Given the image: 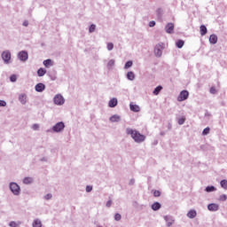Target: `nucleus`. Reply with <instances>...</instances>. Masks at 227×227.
<instances>
[{"label":"nucleus","mask_w":227,"mask_h":227,"mask_svg":"<svg viewBox=\"0 0 227 227\" xmlns=\"http://www.w3.org/2000/svg\"><path fill=\"white\" fill-rule=\"evenodd\" d=\"M184 44H185V42H184V40H178L176 43L177 49H182V47H184Z\"/></svg>","instance_id":"nucleus-29"},{"label":"nucleus","mask_w":227,"mask_h":227,"mask_svg":"<svg viewBox=\"0 0 227 227\" xmlns=\"http://www.w3.org/2000/svg\"><path fill=\"white\" fill-rule=\"evenodd\" d=\"M136 184V179L132 178L129 180V185H134Z\"/></svg>","instance_id":"nucleus-48"},{"label":"nucleus","mask_w":227,"mask_h":227,"mask_svg":"<svg viewBox=\"0 0 227 227\" xmlns=\"http://www.w3.org/2000/svg\"><path fill=\"white\" fill-rule=\"evenodd\" d=\"M65 130V122L59 121L55 123L47 132H53L54 134H61Z\"/></svg>","instance_id":"nucleus-2"},{"label":"nucleus","mask_w":227,"mask_h":227,"mask_svg":"<svg viewBox=\"0 0 227 227\" xmlns=\"http://www.w3.org/2000/svg\"><path fill=\"white\" fill-rule=\"evenodd\" d=\"M43 65L46 67V68H51V67L54 66V62L52 61V59H48L46 60H43Z\"/></svg>","instance_id":"nucleus-16"},{"label":"nucleus","mask_w":227,"mask_h":227,"mask_svg":"<svg viewBox=\"0 0 227 227\" xmlns=\"http://www.w3.org/2000/svg\"><path fill=\"white\" fill-rule=\"evenodd\" d=\"M207 210H209V212H217V210H219V204H215V203L208 204Z\"/></svg>","instance_id":"nucleus-14"},{"label":"nucleus","mask_w":227,"mask_h":227,"mask_svg":"<svg viewBox=\"0 0 227 227\" xmlns=\"http://www.w3.org/2000/svg\"><path fill=\"white\" fill-rule=\"evenodd\" d=\"M116 63V60L114 59H110L106 65V68L107 70H113V68L114 67V65Z\"/></svg>","instance_id":"nucleus-21"},{"label":"nucleus","mask_w":227,"mask_h":227,"mask_svg":"<svg viewBox=\"0 0 227 227\" xmlns=\"http://www.w3.org/2000/svg\"><path fill=\"white\" fill-rule=\"evenodd\" d=\"M32 129H33V130H38V129H40V125L33 124Z\"/></svg>","instance_id":"nucleus-45"},{"label":"nucleus","mask_w":227,"mask_h":227,"mask_svg":"<svg viewBox=\"0 0 227 227\" xmlns=\"http://www.w3.org/2000/svg\"><path fill=\"white\" fill-rule=\"evenodd\" d=\"M162 51H164V43H159L154 47V56L160 58L162 56Z\"/></svg>","instance_id":"nucleus-5"},{"label":"nucleus","mask_w":227,"mask_h":227,"mask_svg":"<svg viewBox=\"0 0 227 227\" xmlns=\"http://www.w3.org/2000/svg\"><path fill=\"white\" fill-rule=\"evenodd\" d=\"M153 196H154L155 198H159V196H160V192L155 190V191L153 192Z\"/></svg>","instance_id":"nucleus-42"},{"label":"nucleus","mask_w":227,"mask_h":227,"mask_svg":"<svg viewBox=\"0 0 227 227\" xmlns=\"http://www.w3.org/2000/svg\"><path fill=\"white\" fill-rule=\"evenodd\" d=\"M178 125H184L185 123V117H181L178 119Z\"/></svg>","instance_id":"nucleus-38"},{"label":"nucleus","mask_w":227,"mask_h":227,"mask_svg":"<svg viewBox=\"0 0 227 227\" xmlns=\"http://www.w3.org/2000/svg\"><path fill=\"white\" fill-rule=\"evenodd\" d=\"M91 191H93V186L87 185L86 186V192H91Z\"/></svg>","instance_id":"nucleus-43"},{"label":"nucleus","mask_w":227,"mask_h":227,"mask_svg":"<svg viewBox=\"0 0 227 227\" xmlns=\"http://www.w3.org/2000/svg\"><path fill=\"white\" fill-rule=\"evenodd\" d=\"M35 182V179L33 177H24L23 178V184L25 185H31Z\"/></svg>","instance_id":"nucleus-20"},{"label":"nucleus","mask_w":227,"mask_h":227,"mask_svg":"<svg viewBox=\"0 0 227 227\" xmlns=\"http://www.w3.org/2000/svg\"><path fill=\"white\" fill-rule=\"evenodd\" d=\"M163 13H164V11L162 10V8H158L156 10V14L158 15V17H162Z\"/></svg>","instance_id":"nucleus-34"},{"label":"nucleus","mask_w":227,"mask_h":227,"mask_svg":"<svg viewBox=\"0 0 227 227\" xmlns=\"http://www.w3.org/2000/svg\"><path fill=\"white\" fill-rule=\"evenodd\" d=\"M209 93H211V95H216L217 94V89H215V87H211L209 90Z\"/></svg>","instance_id":"nucleus-37"},{"label":"nucleus","mask_w":227,"mask_h":227,"mask_svg":"<svg viewBox=\"0 0 227 227\" xmlns=\"http://www.w3.org/2000/svg\"><path fill=\"white\" fill-rule=\"evenodd\" d=\"M11 82H17V75L12 74L10 76Z\"/></svg>","instance_id":"nucleus-40"},{"label":"nucleus","mask_w":227,"mask_h":227,"mask_svg":"<svg viewBox=\"0 0 227 227\" xmlns=\"http://www.w3.org/2000/svg\"><path fill=\"white\" fill-rule=\"evenodd\" d=\"M215 191H217V188H215V186H214V185L207 186L205 188L206 192H215Z\"/></svg>","instance_id":"nucleus-27"},{"label":"nucleus","mask_w":227,"mask_h":227,"mask_svg":"<svg viewBox=\"0 0 227 227\" xmlns=\"http://www.w3.org/2000/svg\"><path fill=\"white\" fill-rule=\"evenodd\" d=\"M9 189L13 196H20V192L22 190L20 189V185H19V184L15 182H11L9 184Z\"/></svg>","instance_id":"nucleus-4"},{"label":"nucleus","mask_w":227,"mask_h":227,"mask_svg":"<svg viewBox=\"0 0 227 227\" xmlns=\"http://www.w3.org/2000/svg\"><path fill=\"white\" fill-rule=\"evenodd\" d=\"M42 160H47L45 158H43Z\"/></svg>","instance_id":"nucleus-50"},{"label":"nucleus","mask_w":227,"mask_h":227,"mask_svg":"<svg viewBox=\"0 0 227 227\" xmlns=\"http://www.w3.org/2000/svg\"><path fill=\"white\" fill-rule=\"evenodd\" d=\"M149 27H155V21L152 20L149 22Z\"/></svg>","instance_id":"nucleus-47"},{"label":"nucleus","mask_w":227,"mask_h":227,"mask_svg":"<svg viewBox=\"0 0 227 227\" xmlns=\"http://www.w3.org/2000/svg\"><path fill=\"white\" fill-rule=\"evenodd\" d=\"M162 206L159 203V202H154L151 208L152 210H153L154 212H157V210H160V207Z\"/></svg>","instance_id":"nucleus-24"},{"label":"nucleus","mask_w":227,"mask_h":227,"mask_svg":"<svg viewBox=\"0 0 227 227\" xmlns=\"http://www.w3.org/2000/svg\"><path fill=\"white\" fill-rule=\"evenodd\" d=\"M160 91H162V86L159 85L153 90V95H159Z\"/></svg>","instance_id":"nucleus-28"},{"label":"nucleus","mask_w":227,"mask_h":227,"mask_svg":"<svg viewBox=\"0 0 227 227\" xmlns=\"http://www.w3.org/2000/svg\"><path fill=\"white\" fill-rule=\"evenodd\" d=\"M18 99L20 104H21V106H26L27 104V94L26 93L19 94Z\"/></svg>","instance_id":"nucleus-9"},{"label":"nucleus","mask_w":227,"mask_h":227,"mask_svg":"<svg viewBox=\"0 0 227 227\" xmlns=\"http://www.w3.org/2000/svg\"><path fill=\"white\" fill-rule=\"evenodd\" d=\"M47 74V70L43 67H40L37 70V75L38 77H43V75H45Z\"/></svg>","instance_id":"nucleus-22"},{"label":"nucleus","mask_w":227,"mask_h":227,"mask_svg":"<svg viewBox=\"0 0 227 227\" xmlns=\"http://www.w3.org/2000/svg\"><path fill=\"white\" fill-rule=\"evenodd\" d=\"M227 200V195L226 194H222L220 197H219V200L220 201H226Z\"/></svg>","instance_id":"nucleus-41"},{"label":"nucleus","mask_w":227,"mask_h":227,"mask_svg":"<svg viewBox=\"0 0 227 227\" xmlns=\"http://www.w3.org/2000/svg\"><path fill=\"white\" fill-rule=\"evenodd\" d=\"M109 121H111V123H119V121H121V116L114 114L109 118Z\"/></svg>","instance_id":"nucleus-13"},{"label":"nucleus","mask_w":227,"mask_h":227,"mask_svg":"<svg viewBox=\"0 0 227 227\" xmlns=\"http://www.w3.org/2000/svg\"><path fill=\"white\" fill-rule=\"evenodd\" d=\"M217 35L215 34H212L209 36V43H211V45H215V43H217Z\"/></svg>","instance_id":"nucleus-17"},{"label":"nucleus","mask_w":227,"mask_h":227,"mask_svg":"<svg viewBox=\"0 0 227 227\" xmlns=\"http://www.w3.org/2000/svg\"><path fill=\"white\" fill-rule=\"evenodd\" d=\"M186 215L189 219H194V217L198 215V213L196 212L195 209H191Z\"/></svg>","instance_id":"nucleus-19"},{"label":"nucleus","mask_w":227,"mask_h":227,"mask_svg":"<svg viewBox=\"0 0 227 227\" xmlns=\"http://www.w3.org/2000/svg\"><path fill=\"white\" fill-rule=\"evenodd\" d=\"M28 59H29V55L27 54V51H21L18 53V59H20V61L26 62L27 61Z\"/></svg>","instance_id":"nucleus-8"},{"label":"nucleus","mask_w":227,"mask_h":227,"mask_svg":"<svg viewBox=\"0 0 227 227\" xmlns=\"http://www.w3.org/2000/svg\"><path fill=\"white\" fill-rule=\"evenodd\" d=\"M114 221H121V215L120 213L114 215Z\"/></svg>","instance_id":"nucleus-39"},{"label":"nucleus","mask_w":227,"mask_h":227,"mask_svg":"<svg viewBox=\"0 0 227 227\" xmlns=\"http://www.w3.org/2000/svg\"><path fill=\"white\" fill-rule=\"evenodd\" d=\"M96 29H97V25L91 24V25L89 27V33H95Z\"/></svg>","instance_id":"nucleus-31"},{"label":"nucleus","mask_w":227,"mask_h":227,"mask_svg":"<svg viewBox=\"0 0 227 227\" xmlns=\"http://www.w3.org/2000/svg\"><path fill=\"white\" fill-rule=\"evenodd\" d=\"M126 77L128 81H134V79H136V74H134V72L129 71L127 73Z\"/></svg>","instance_id":"nucleus-23"},{"label":"nucleus","mask_w":227,"mask_h":227,"mask_svg":"<svg viewBox=\"0 0 227 227\" xmlns=\"http://www.w3.org/2000/svg\"><path fill=\"white\" fill-rule=\"evenodd\" d=\"M187 98H189V91L183 90L180 92L177 100L178 102H184V100H187Z\"/></svg>","instance_id":"nucleus-10"},{"label":"nucleus","mask_w":227,"mask_h":227,"mask_svg":"<svg viewBox=\"0 0 227 227\" xmlns=\"http://www.w3.org/2000/svg\"><path fill=\"white\" fill-rule=\"evenodd\" d=\"M220 185L223 189H225L227 191V180L223 179L220 182Z\"/></svg>","instance_id":"nucleus-32"},{"label":"nucleus","mask_w":227,"mask_h":227,"mask_svg":"<svg viewBox=\"0 0 227 227\" xmlns=\"http://www.w3.org/2000/svg\"><path fill=\"white\" fill-rule=\"evenodd\" d=\"M163 218L167 227H171L175 224V217L173 215H164Z\"/></svg>","instance_id":"nucleus-7"},{"label":"nucleus","mask_w":227,"mask_h":227,"mask_svg":"<svg viewBox=\"0 0 227 227\" xmlns=\"http://www.w3.org/2000/svg\"><path fill=\"white\" fill-rule=\"evenodd\" d=\"M200 35L201 36H205L207 33H208V29H207V27L205 25H201L200 27Z\"/></svg>","instance_id":"nucleus-25"},{"label":"nucleus","mask_w":227,"mask_h":227,"mask_svg":"<svg viewBox=\"0 0 227 227\" xmlns=\"http://www.w3.org/2000/svg\"><path fill=\"white\" fill-rule=\"evenodd\" d=\"M118 106V98H113L112 99L109 100L108 102V106L110 107H116Z\"/></svg>","instance_id":"nucleus-18"},{"label":"nucleus","mask_w":227,"mask_h":227,"mask_svg":"<svg viewBox=\"0 0 227 227\" xmlns=\"http://www.w3.org/2000/svg\"><path fill=\"white\" fill-rule=\"evenodd\" d=\"M126 134L128 136H130L133 141H135V143H137L138 145H141V143H145V141H146V136L141 134L137 129L127 128Z\"/></svg>","instance_id":"nucleus-1"},{"label":"nucleus","mask_w":227,"mask_h":227,"mask_svg":"<svg viewBox=\"0 0 227 227\" xmlns=\"http://www.w3.org/2000/svg\"><path fill=\"white\" fill-rule=\"evenodd\" d=\"M43 200L46 201H50V200H52V193H48L43 197Z\"/></svg>","instance_id":"nucleus-33"},{"label":"nucleus","mask_w":227,"mask_h":227,"mask_svg":"<svg viewBox=\"0 0 227 227\" xmlns=\"http://www.w3.org/2000/svg\"><path fill=\"white\" fill-rule=\"evenodd\" d=\"M208 134H210V128L207 127L203 129L202 136H208Z\"/></svg>","instance_id":"nucleus-35"},{"label":"nucleus","mask_w":227,"mask_h":227,"mask_svg":"<svg viewBox=\"0 0 227 227\" xmlns=\"http://www.w3.org/2000/svg\"><path fill=\"white\" fill-rule=\"evenodd\" d=\"M22 26H24L25 27H27L29 26V21L25 20L22 24Z\"/></svg>","instance_id":"nucleus-49"},{"label":"nucleus","mask_w":227,"mask_h":227,"mask_svg":"<svg viewBox=\"0 0 227 227\" xmlns=\"http://www.w3.org/2000/svg\"><path fill=\"white\" fill-rule=\"evenodd\" d=\"M106 49L107 51H113V49H114V44L113 43H108L106 44Z\"/></svg>","instance_id":"nucleus-36"},{"label":"nucleus","mask_w":227,"mask_h":227,"mask_svg":"<svg viewBox=\"0 0 227 227\" xmlns=\"http://www.w3.org/2000/svg\"><path fill=\"white\" fill-rule=\"evenodd\" d=\"M35 90L37 93H43V91H45V84L39 82L35 86Z\"/></svg>","instance_id":"nucleus-12"},{"label":"nucleus","mask_w":227,"mask_h":227,"mask_svg":"<svg viewBox=\"0 0 227 227\" xmlns=\"http://www.w3.org/2000/svg\"><path fill=\"white\" fill-rule=\"evenodd\" d=\"M2 61L4 65H12V51L10 50H4L1 53Z\"/></svg>","instance_id":"nucleus-3"},{"label":"nucleus","mask_w":227,"mask_h":227,"mask_svg":"<svg viewBox=\"0 0 227 227\" xmlns=\"http://www.w3.org/2000/svg\"><path fill=\"white\" fill-rule=\"evenodd\" d=\"M129 109L133 113H139L141 111V107H139L137 105H134V103L129 104Z\"/></svg>","instance_id":"nucleus-15"},{"label":"nucleus","mask_w":227,"mask_h":227,"mask_svg":"<svg viewBox=\"0 0 227 227\" xmlns=\"http://www.w3.org/2000/svg\"><path fill=\"white\" fill-rule=\"evenodd\" d=\"M133 65L132 60L127 61L124 65V69L125 70H129V68H130Z\"/></svg>","instance_id":"nucleus-30"},{"label":"nucleus","mask_w":227,"mask_h":227,"mask_svg":"<svg viewBox=\"0 0 227 227\" xmlns=\"http://www.w3.org/2000/svg\"><path fill=\"white\" fill-rule=\"evenodd\" d=\"M113 205V200H108L106 204V206L107 207V208H111V206Z\"/></svg>","instance_id":"nucleus-46"},{"label":"nucleus","mask_w":227,"mask_h":227,"mask_svg":"<svg viewBox=\"0 0 227 227\" xmlns=\"http://www.w3.org/2000/svg\"><path fill=\"white\" fill-rule=\"evenodd\" d=\"M53 104L55 106H64L65 105V98L61 94H57L53 98Z\"/></svg>","instance_id":"nucleus-6"},{"label":"nucleus","mask_w":227,"mask_h":227,"mask_svg":"<svg viewBox=\"0 0 227 227\" xmlns=\"http://www.w3.org/2000/svg\"><path fill=\"white\" fill-rule=\"evenodd\" d=\"M32 227H42V220L36 218L32 223Z\"/></svg>","instance_id":"nucleus-26"},{"label":"nucleus","mask_w":227,"mask_h":227,"mask_svg":"<svg viewBox=\"0 0 227 227\" xmlns=\"http://www.w3.org/2000/svg\"><path fill=\"white\" fill-rule=\"evenodd\" d=\"M165 31L168 35H173V32L175 31V24L168 23L165 27Z\"/></svg>","instance_id":"nucleus-11"},{"label":"nucleus","mask_w":227,"mask_h":227,"mask_svg":"<svg viewBox=\"0 0 227 227\" xmlns=\"http://www.w3.org/2000/svg\"><path fill=\"white\" fill-rule=\"evenodd\" d=\"M0 107H6V101L0 99Z\"/></svg>","instance_id":"nucleus-44"}]
</instances>
